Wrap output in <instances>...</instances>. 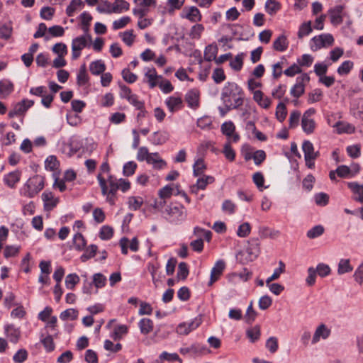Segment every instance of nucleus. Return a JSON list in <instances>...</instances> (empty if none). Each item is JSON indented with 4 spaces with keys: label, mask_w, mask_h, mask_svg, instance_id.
Here are the masks:
<instances>
[{
    "label": "nucleus",
    "mask_w": 363,
    "mask_h": 363,
    "mask_svg": "<svg viewBox=\"0 0 363 363\" xmlns=\"http://www.w3.org/2000/svg\"><path fill=\"white\" fill-rule=\"evenodd\" d=\"M220 99L223 104H233L238 108L244 102V91L235 82H228L222 89Z\"/></svg>",
    "instance_id": "1"
},
{
    "label": "nucleus",
    "mask_w": 363,
    "mask_h": 363,
    "mask_svg": "<svg viewBox=\"0 0 363 363\" xmlns=\"http://www.w3.org/2000/svg\"><path fill=\"white\" fill-rule=\"evenodd\" d=\"M45 186V177L41 175H34L30 177L21 189V194L25 197L33 198Z\"/></svg>",
    "instance_id": "2"
},
{
    "label": "nucleus",
    "mask_w": 363,
    "mask_h": 363,
    "mask_svg": "<svg viewBox=\"0 0 363 363\" xmlns=\"http://www.w3.org/2000/svg\"><path fill=\"white\" fill-rule=\"evenodd\" d=\"M164 217L170 223L178 224L186 218L184 207L178 203H171L163 212Z\"/></svg>",
    "instance_id": "3"
},
{
    "label": "nucleus",
    "mask_w": 363,
    "mask_h": 363,
    "mask_svg": "<svg viewBox=\"0 0 363 363\" xmlns=\"http://www.w3.org/2000/svg\"><path fill=\"white\" fill-rule=\"evenodd\" d=\"M249 246L247 249L237 255V259L240 262L245 263L252 262L257 257L259 253V242L258 239L253 238L248 242Z\"/></svg>",
    "instance_id": "4"
},
{
    "label": "nucleus",
    "mask_w": 363,
    "mask_h": 363,
    "mask_svg": "<svg viewBox=\"0 0 363 363\" xmlns=\"http://www.w3.org/2000/svg\"><path fill=\"white\" fill-rule=\"evenodd\" d=\"M315 113L313 108H311L306 111L302 116L301 127L304 133L306 134H312L316 127L315 121L311 118Z\"/></svg>",
    "instance_id": "5"
},
{
    "label": "nucleus",
    "mask_w": 363,
    "mask_h": 363,
    "mask_svg": "<svg viewBox=\"0 0 363 363\" xmlns=\"http://www.w3.org/2000/svg\"><path fill=\"white\" fill-rule=\"evenodd\" d=\"M34 101L33 100L23 99L13 106V109L9 112L8 116L11 118L15 116H23L29 108L33 106Z\"/></svg>",
    "instance_id": "6"
},
{
    "label": "nucleus",
    "mask_w": 363,
    "mask_h": 363,
    "mask_svg": "<svg viewBox=\"0 0 363 363\" xmlns=\"http://www.w3.org/2000/svg\"><path fill=\"white\" fill-rule=\"evenodd\" d=\"M202 320L200 316H197L189 323H182L177 328V333L186 335L191 331L196 330L201 324Z\"/></svg>",
    "instance_id": "7"
},
{
    "label": "nucleus",
    "mask_w": 363,
    "mask_h": 363,
    "mask_svg": "<svg viewBox=\"0 0 363 363\" xmlns=\"http://www.w3.org/2000/svg\"><path fill=\"white\" fill-rule=\"evenodd\" d=\"M87 45L86 35H80L72 40V58L77 60L81 55V51Z\"/></svg>",
    "instance_id": "8"
},
{
    "label": "nucleus",
    "mask_w": 363,
    "mask_h": 363,
    "mask_svg": "<svg viewBox=\"0 0 363 363\" xmlns=\"http://www.w3.org/2000/svg\"><path fill=\"white\" fill-rule=\"evenodd\" d=\"M96 178L101 189V194L106 196V201L111 205H114L117 191H113V193H111V191L108 190V186L106 185V179L102 176L101 173H99Z\"/></svg>",
    "instance_id": "9"
},
{
    "label": "nucleus",
    "mask_w": 363,
    "mask_h": 363,
    "mask_svg": "<svg viewBox=\"0 0 363 363\" xmlns=\"http://www.w3.org/2000/svg\"><path fill=\"white\" fill-rule=\"evenodd\" d=\"M5 334L11 342L17 343L21 337V331L13 324H8L4 326Z\"/></svg>",
    "instance_id": "10"
},
{
    "label": "nucleus",
    "mask_w": 363,
    "mask_h": 363,
    "mask_svg": "<svg viewBox=\"0 0 363 363\" xmlns=\"http://www.w3.org/2000/svg\"><path fill=\"white\" fill-rule=\"evenodd\" d=\"M182 18H185L191 22H198L201 20L200 11L196 6L184 8L182 14Z\"/></svg>",
    "instance_id": "11"
},
{
    "label": "nucleus",
    "mask_w": 363,
    "mask_h": 363,
    "mask_svg": "<svg viewBox=\"0 0 363 363\" xmlns=\"http://www.w3.org/2000/svg\"><path fill=\"white\" fill-rule=\"evenodd\" d=\"M42 199L44 203V209L46 211H52L59 202V199L54 198L52 193L50 191L43 193Z\"/></svg>",
    "instance_id": "12"
},
{
    "label": "nucleus",
    "mask_w": 363,
    "mask_h": 363,
    "mask_svg": "<svg viewBox=\"0 0 363 363\" xmlns=\"http://www.w3.org/2000/svg\"><path fill=\"white\" fill-rule=\"evenodd\" d=\"M330 330L325 325L320 324L315 330L312 338V344H315L320 341V338L325 340L330 335Z\"/></svg>",
    "instance_id": "13"
},
{
    "label": "nucleus",
    "mask_w": 363,
    "mask_h": 363,
    "mask_svg": "<svg viewBox=\"0 0 363 363\" xmlns=\"http://www.w3.org/2000/svg\"><path fill=\"white\" fill-rule=\"evenodd\" d=\"M348 188L353 194L352 199L360 203H363V185L357 182H349Z\"/></svg>",
    "instance_id": "14"
},
{
    "label": "nucleus",
    "mask_w": 363,
    "mask_h": 363,
    "mask_svg": "<svg viewBox=\"0 0 363 363\" xmlns=\"http://www.w3.org/2000/svg\"><path fill=\"white\" fill-rule=\"evenodd\" d=\"M185 101L188 106L194 109H196L199 106V92L196 89L189 90L185 95Z\"/></svg>",
    "instance_id": "15"
},
{
    "label": "nucleus",
    "mask_w": 363,
    "mask_h": 363,
    "mask_svg": "<svg viewBox=\"0 0 363 363\" xmlns=\"http://www.w3.org/2000/svg\"><path fill=\"white\" fill-rule=\"evenodd\" d=\"M224 269L225 262L223 260L217 261L215 266L211 269V278L208 285H212L215 281H216L219 279Z\"/></svg>",
    "instance_id": "16"
},
{
    "label": "nucleus",
    "mask_w": 363,
    "mask_h": 363,
    "mask_svg": "<svg viewBox=\"0 0 363 363\" xmlns=\"http://www.w3.org/2000/svg\"><path fill=\"white\" fill-rule=\"evenodd\" d=\"M21 172L16 170L6 174L4 177V184L10 188L15 187V185L20 181Z\"/></svg>",
    "instance_id": "17"
},
{
    "label": "nucleus",
    "mask_w": 363,
    "mask_h": 363,
    "mask_svg": "<svg viewBox=\"0 0 363 363\" xmlns=\"http://www.w3.org/2000/svg\"><path fill=\"white\" fill-rule=\"evenodd\" d=\"M343 9V6L337 5L329 11L330 22L333 24H340L342 22V13Z\"/></svg>",
    "instance_id": "18"
},
{
    "label": "nucleus",
    "mask_w": 363,
    "mask_h": 363,
    "mask_svg": "<svg viewBox=\"0 0 363 363\" xmlns=\"http://www.w3.org/2000/svg\"><path fill=\"white\" fill-rule=\"evenodd\" d=\"M165 104L171 112L178 111L183 106V101L180 97L170 96L165 101Z\"/></svg>",
    "instance_id": "19"
},
{
    "label": "nucleus",
    "mask_w": 363,
    "mask_h": 363,
    "mask_svg": "<svg viewBox=\"0 0 363 363\" xmlns=\"http://www.w3.org/2000/svg\"><path fill=\"white\" fill-rule=\"evenodd\" d=\"M169 139V134L166 131H156L150 138V141L155 145H160L165 143Z\"/></svg>",
    "instance_id": "20"
},
{
    "label": "nucleus",
    "mask_w": 363,
    "mask_h": 363,
    "mask_svg": "<svg viewBox=\"0 0 363 363\" xmlns=\"http://www.w3.org/2000/svg\"><path fill=\"white\" fill-rule=\"evenodd\" d=\"M146 162L148 164H152L156 169H162L167 165L166 162L160 157L157 152L150 153Z\"/></svg>",
    "instance_id": "21"
},
{
    "label": "nucleus",
    "mask_w": 363,
    "mask_h": 363,
    "mask_svg": "<svg viewBox=\"0 0 363 363\" xmlns=\"http://www.w3.org/2000/svg\"><path fill=\"white\" fill-rule=\"evenodd\" d=\"M302 150L304 153V158H317L319 152H314L313 143L309 140H305L302 145Z\"/></svg>",
    "instance_id": "22"
},
{
    "label": "nucleus",
    "mask_w": 363,
    "mask_h": 363,
    "mask_svg": "<svg viewBox=\"0 0 363 363\" xmlns=\"http://www.w3.org/2000/svg\"><path fill=\"white\" fill-rule=\"evenodd\" d=\"M145 77L147 79V82L150 88H154L157 85V79H162L161 75H157L156 69L152 68H148L145 74Z\"/></svg>",
    "instance_id": "23"
},
{
    "label": "nucleus",
    "mask_w": 363,
    "mask_h": 363,
    "mask_svg": "<svg viewBox=\"0 0 363 363\" xmlns=\"http://www.w3.org/2000/svg\"><path fill=\"white\" fill-rule=\"evenodd\" d=\"M289 42L284 35H279L273 43V48L279 52H284L288 48Z\"/></svg>",
    "instance_id": "24"
},
{
    "label": "nucleus",
    "mask_w": 363,
    "mask_h": 363,
    "mask_svg": "<svg viewBox=\"0 0 363 363\" xmlns=\"http://www.w3.org/2000/svg\"><path fill=\"white\" fill-rule=\"evenodd\" d=\"M89 70L93 75H99L106 70V65L102 60H96L90 63Z\"/></svg>",
    "instance_id": "25"
},
{
    "label": "nucleus",
    "mask_w": 363,
    "mask_h": 363,
    "mask_svg": "<svg viewBox=\"0 0 363 363\" xmlns=\"http://www.w3.org/2000/svg\"><path fill=\"white\" fill-rule=\"evenodd\" d=\"M138 326L142 334L147 335L153 330V322L150 318H144L139 321Z\"/></svg>",
    "instance_id": "26"
},
{
    "label": "nucleus",
    "mask_w": 363,
    "mask_h": 363,
    "mask_svg": "<svg viewBox=\"0 0 363 363\" xmlns=\"http://www.w3.org/2000/svg\"><path fill=\"white\" fill-rule=\"evenodd\" d=\"M264 9L268 14L274 16L281 9V4L277 0H267Z\"/></svg>",
    "instance_id": "27"
},
{
    "label": "nucleus",
    "mask_w": 363,
    "mask_h": 363,
    "mask_svg": "<svg viewBox=\"0 0 363 363\" xmlns=\"http://www.w3.org/2000/svg\"><path fill=\"white\" fill-rule=\"evenodd\" d=\"M13 32L12 23L11 21L0 24V38L4 40H9Z\"/></svg>",
    "instance_id": "28"
},
{
    "label": "nucleus",
    "mask_w": 363,
    "mask_h": 363,
    "mask_svg": "<svg viewBox=\"0 0 363 363\" xmlns=\"http://www.w3.org/2000/svg\"><path fill=\"white\" fill-rule=\"evenodd\" d=\"M205 350H206L205 346H202L199 344H193L189 347L181 348L180 352L182 354H196L198 353L203 352V351H204Z\"/></svg>",
    "instance_id": "29"
},
{
    "label": "nucleus",
    "mask_w": 363,
    "mask_h": 363,
    "mask_svg": "<svg viewBox=\"0 0 363 363\" xmlns=\"http://www.w3.org/2000/svg\"><path fill=\"white\" fill-rule=\"evenodd\" d=\"M89 77L86 72V65L83 64L77 76V83L79 86H83L88 83Z\"/></svg>",
    "instance_id": "30"
},
{
    "label": "nucleus",
    "mask_w": 363,
    "mask_h": 363,
    "mask_svg": "<svg viewBox=\"0 0 363 363\" xmlns=\"http://www.w3.org/2000/svg\"><path fill=\"white\" fill-rule=\"evenodd\" d=\"M353 270V267L350 264L349 259H341L338 263L337 273L338 274H343L350 272Z\"/></svg>",
    "instance_id": "31"
},
{
    "label": "nucleus",
    "mask_w": 363,
    "mask_h": 363,
    "mask_svg": "<svg viewBox=\"0 0 363 363\" xmlns=\"http://www.w3.org/2000/svg\"><path fill=\"white\" fill-rule=\"evenodd\" d=\"M218 52V48L216 45H208L206 47L204 50V59L208 62H211L216 60V55Z\"/></svg>",
    "instance_id": "32"
},
{
    "label": "nucleus",
    "mask_w": 363,
    "mask_h": 363,
    "mask_svg": "<svg viewBox=\"0 0 363 363\" xmlns=\"http://www.w3.org/2000/svg\"><path fill=\"white\" fill-rule=\"evenodd\" d=\"M225 157L230 162H233L235 159V152L231 147V141L228 140L224 146L222 151Z\"/></svg>",
    "instance_id": "33"
},
{
    "label": "nucleus",
    "mask_w": 363,
    "mask_h": 363,
    "mask_svg": "<svg viewBox=\"0 0 363 363\" xmlns=\"http://www.w3.org/2000/svg\"><path fill=\"white\" fill-rule=\"evenodd\" d=\"M83 6L84 2L82 0H72L66 9V14L69 17H72L78 8L81 9Z\"/></svg>",
    "instance_id": "34"
},
{
    "label": "nucleus",
    "mask_w": 363,
    "mask_h": 363,
    "mask_svg": "<svg viewBox=\"0 0 363 363\" xmlns=\"http://www.w3.org/2000/svg\"><path fill=\"white\" fill-rule=\"evenodd\" d=\"M206 169L204 160L201 158L198 159L193 165V174L194 177H199L203 174Z\"/></svg>",
    "instance_id": "35"
},
{
    "label": "nucleus",
    "mask_w": 363,
    "mask_h": 363,
    "mask_svg": "<svg viewBox=\"0 0 363 363\" xmlns=\"http://www.w3.org/2000/svg\"><path fill=\"white\" fill-rule=\"evenodd\" d=\"M98 247L96 245H91L85 250L84 252L81 255L80 259L82 262H85L89 259L94 257L96 253Z\"/></svg>",
    "instance_id": "36"
},
{
    "label": "nucleus",
    "mask_w": 363,
    "mask_h": 363,
    "mask_svg": "<svg viewBox=\"0 0 363 363\" xmlns=\"http://www.w3.org/2000/svg\"><path fill=\"white\" fill-rule=\"evenodd\" d=\"M73 243L77 250L82 251L84 249L86 242L82 233H77L73 238Z\"/></svg>",
    "instance_id": "37"
},
{
    "label": "nucleus",
    "mask_w": 363,
    "mask_h": 363,
    "mask_svg": "<svg viewBox=\"0 0 363 363\" xmlns=\"http://www.w3.org/2000/svg\"><path fill=\"white\" fill-rule=\"evenodd\" d=\"M276 118L279 122H283L287 116L286 106L284 102H280L277 106Z\"/></svg>",
    "instance_id": "38"
},
{
    "label": "nucleus",
    "mask_w": 363,
    "mask_h": 363,
    "mask_svg": "<svg viewBox=\"0 0 363 363\" xmlns=\"http://www.w3.org/2000/svg\"><path fill=\"white\" fill-rule=\"evenodd\" d=\"M311 32H312L311 21H309L303 23L299 26L297 35L299 39H301L303 37L308 35Z\"/></svg>",
    "instance_id": "39"
},
{
    "label": "nucleus",
    "mask_w": 363,
    "mask_h": 363,
    "mask_svg": "<svg viewBox=\"0 0 363 363\" xmlns=\"http://www.w3.org/2000/svg\"><path fill=\"white\" fill-rule=\"evenodd\" d=\"M221 132L228 138H230L233 132L235 131V126L232 121L225 122L221 125Z\"/></svg>",
    "instance_id": "40"
},
{
    "label": "nucleus",
    "mask_w": 363,
    "mask_h": 363,
    "mask_svg": "<svg viewBox=\"0 0 363 363\" xmlns=\"http://www.w3.org/2000/svg\"><path fill=\"white\" fill-rule=\"evenodd\" d=\"M354 66L353 62L346 60L343 62L337 68V72L340 75H347L352 69Z\"/></svg>",
    "instance_id": "41"
},
{
    "label": "nucleus",
    "mask_w": 363,
    "mask_h": 363,
    "mask_svg": "<svg viewBox=\"0 0 363 363\" xmlns=\"http://www.w3.org/2000/svg\"><path fill=\"white\" fill-rule=\"evenodd\" d=\"M78 311L74 308H69L64 311H62L60 315V318L62 320H67L68 319L70 320H76L78 317Z\"/></svg>",
    "instance_id": "42"
},
{
    "label": "nucleus",
    "mask_w": 363,
    "mask_h": 363,
    "mask_svg": "<svg viewBox=\"0 0 363 363\" xmlns=\"http://www.w3.org/2000/svg\"><path fill=\"white\" fill-rule=\"evenodd\" d=\"M279 267L278 268L275 269L272 275L267 279V280H266L267 285H269V284L271 283L272 281L279 279L281 274L284 272L285 264L282 261H279Z\"/></svg>",
    "instance_id": "43"
},
{
    "label": "nucleus",
    "mask_w": 363,
    "mask_h": 363,
    "mask_svg": "<svg viewBox=\"0 0 363 363\" xmlns=\"http://www.w3.org/2000/svg\"><path fill=\"white\" fill-rule=\"evenodd\" d=\"M79 277L77 274H69L65 278V285L69 289H74L79 282Z\"/></svg>",
    "instance_id": "44"
},
{
    "label": "nucleus",
    "mask_w": 363,
    "mask_h": 363,
    "mask_svg": "<svg viewBox=\"0 0 363 363\" xmlns=\"http://www.w3.org/2000/svg\"><path fill=\"white\" fill-rule=\"evenodd\" d=\"M324 230L325 229L323 225H318L308 230L306 235L310 239H314L322 235Z\"/></svg>",
    "instance_id": "45"
},
{
    "label": "nucleus",
    "mask_w": 363,
    "mask_h": 363,
    "mask_svg": "<svg viewBox=\"0 0 363 363\" xmlns=\"http://www.w3.org/2000/svg\"><path fill=\"white\" fill-rule=\"evenodd\" d=\"M106 277L101 273H96L93 275L92 284L97 289L102 288L106 286Z\"/></svg>",
    "instance_id": "46"
},
{
    "label": "nucleus",
    "mask_w": 363,
    "mask_h": 363,
    "mask_svg": "<svg viewBox=\"0 0 363 363\" xmlns=\"http://www.w3.org/2000/svg\"><path fill=\"white\" fill-rule=\"evenodd\" d=\"M266 348L272 354H274L279 349L278 339L276 337H269L265 344Z\"/></svg>",
    "instance_id": "47"
},
{
    "label": "nucleus",
    "mask_w": 363,
    "mask_h": 363,
    "mask_svg": "<svg viewBox=\"0 0 363 363\" xmlns=\"http://www.w3.org/2000/svg\"><path fill=\"white\" fill-rule=\"evenodd\" d=\"M189 273V271L187 264L186 262H180L178 265V270L177 273V279L185 280L187 278Z\"/></svg>",
    "instance_id": "48"
},
{
    "label": "nucleus",
    "mask_w": 363,
    "mask_h": 363,
    "mask_svg": "<svg viewBox=\"0 0 363 363\" xmlns=\"http://www.w3.org/2000/svg\"><path fill=\"white\" fill-rule=\"evenodd\" d=\"M128 332V328L125 325H117L114 328L113 333L112 335V337L115 340H118L122 338V337L127 334Z\"/></svg>",
    "instance_id": "49"
},
{
    "label": "nucleus",
    "mask_w": 363,
    "mask_h": 363,
    "mask_svg": "<svg viewBox=\"0 0 363 363\" xmlns=\"http://www.w3.org/2000/svg\"><path fill=\"white\" fill-rule=\"evenodd\" d=\"M247 337L252 342H255L259 339L260 337V328L258 325H255L253 328L248 329L246 332Z\"/></svg>",
    "instance_id": "50"
},
{
    "label": "nucleus",
    "mask_w": 363,
    "mask_h": 363,
    "mask_svg": "<svg viewBox=\"0 0 363 363\" xmlns=\"http://www.w3.org/2000/svg\"><path fill=\"white\" fill-rule=\"evenodd\" d=\"M58 166L59 162L57 157L54 155L48 157L45 161V167L48 170L54 171L57 169Z\"/></svg>",
    "instance_id": "51"
},
{
    "label": "nucleus",
    "mask_w": 363,
    "mask_h": 363,
    "mask_svg": "<svg viewBox=\"0 0 363 363\" xmlns=\"http://www.w3.org/2000/svg\"><path fill=\"white\" fill-rule=\"evenodd\" d=\"M137 164L133 161H130L126 162L123 165V174L125 177H130L134 174L136 169H137Z\"/></svg>",
    "instance_id": "52"
},
{
    "label": "nucleus",
    "mask_w": 363,
    "mask_h": 363,
    "mask_svg": "<svg viewBox=\"0 0 363 363\" xmlns=\"http://www.w3.org/2000/svg\"><path fill=\"white\" fill-rule=\"evenodd\" d=\"M143 203V199L141 197L130 196L128 199L129 208L132 211L138 210Z\"/></svg>",
    "instance_id": "53"
},
{
    "label": "nucleus",
    "mask_w": 363,
    "mask_h": 363,
    "mask_svg": "<svg viewBox=\"0 0 363 363\" xmlns=\"http://www.w3.org/2000/svg\"><path fill=\"white\" fill-rule=\"evenodd\" d=\"M79 18L81 19L82 25L83 26L82 29L85 33H87L90 23L92 20V16L88 12L84 11L82 13H81Z\"/></svg>",
    "instance_id": "54"
},
{
    "label": "nucleus",
    "mask_w": 363,
    "mask_h": 363,
    "mask_svg": "<svg viewBox=\"0 0 363 363\" xmlns=\"http://www.w3.org/2000/svg\"><path fill=\"white\" fill-rule=\"evenodd\" d=\"M173 191L174 188L172 187V185L167 184L161 189H160L158 195L161 199L165 200L171 197V196L173 194Z\"/></svg>",
    "instance_id": "55"
},
{
    "label": "nucleus",
    "mask_w": 363,
    "mask_h": 363,
    "mask_svg": "<svg viewBox=\"0 0 363 363\" xmlns=\"http://www.w3.org/2000/svg\"><path fill=\"white\" fill-rule=\"evenodd\" d=\"M113 235V230L108 225H104L101 227L99 232V238L101 240H107L111 239Z\"/></svg>",
    "instance_id": "56"
},
{
    "label": "nucleus",
    "mask_w": 363,
    "mask_h": 363,
    "mask_svg": "<svg viewBox=\"0 0 363 363\" xmlns=\"http://www.w3.org/2000/svg\"><path fill=\"white\" fill-rule=\"evenodd\" d=\"M250 224L247 222H245L239 225L237 230V235L240 238H245L250 233Z\"/></svg>",
    "instance_id": "57"
},
{
    "label": "nucleus",
    "mask_w": 363,
    "mask_h": 363,
    "mask_svg": "<svg viewBox=\"0 0 363 363\" xmlns=\"http://www.w3.org/2000/svg\"><path fill=\"white\" fill-rule=\"evenodd\" d=\"M300 116L301 112L297 110H294L291 113L289 119V128H294L298 126L300 120Z\"/></svg>",
    "instance_id": "58"
},
{
    "label": "nucleus",
    "mask_w": 363,
    "mask_h": 363,
    "mask_svg": "<svg viewBox=\"0 0 363 363\" xmlns=\"http://www.w3.org/2000/svg\"><path fill=\"white\" fill-rule=\"evenodd\" d=\"M215 179L212 176H204L201 178H199L196 182V184L199 188L201 190H204L206 188V186L209 184L213 183Z\"/></svg>",
    "instance_id": "59"
},
{
    "label": "nucleus",
    "mask_w": 363,
    "mask_h": 363,
    "mask_svg": "<svg viewBox=\"0 0 363 363\" xmlns=\"http://www.w3.org/2000/svg\"><path fill=\"white\" fill-rule=\"evenodd\" d=\"M243 65L242 54H238L230 62V67L235 71H240Z\"/></svg>",
    "instance_id": "60"
},
{
    "label": "nucleus",
    "mask_w": 363,
    "mask_h": 363,
    "mask_svg": "<svg viewBox=\"0 0 363 363\" xmlns=\"http://www.w3.org/2000/svg\"><path fill=\"white\" fill-rule=\"evenodd\" d=\"M305 91L304 84L301 82H296L291 89V94L296 98H299Z\"/></svg>",
    "instance_id": "61"
},
{
    "label": "nucleus",
    "mask_w": 363,
    "mask_h": 363,
    "mask_svg": "<svg viewBox=\"0 0 363 363\" xmlns=\"http://www.w3.org/2000/svg\"><path fill=\"white\" fill-rule=\"evenodd\" d=\"M316 274H318L321 277H325L328 276L330 272L331 269L330 267L324 263H320L317 265L316 269Z\"/></svg>",
    "instance_id": "62"
},
{
    "label": "nucleus",
    "mask_w": 363,
    "mask_h": 363,
    "mask_svg": "<svg viewBox=\"0 0 363 363\" xmlns=\"http://www.w3.org/2000/svg\"><path fill=\"white\" fill-rule=\"evenodd\" d=\"M212 78L216 84H220L225 79V74L222 68H216L212 74Z\"/></svg>",
    "instance_id": "63"
},
{
    "label": "nucleus",
    "mask_w": 363,
    "mask_h": 363,
    "mask_svg": "<svg viewBox=\"0 0 363 363\" xmlns=\"http://www.w3.org/2000/svg\"><path fill=\"white\" fill-rule=\"evenodd\" d=\"M315 203L318 206H325L329 202V196L325 193H318L314 196Z\"/></svg>",
    "instance_id": "64"
}]
</instances>
